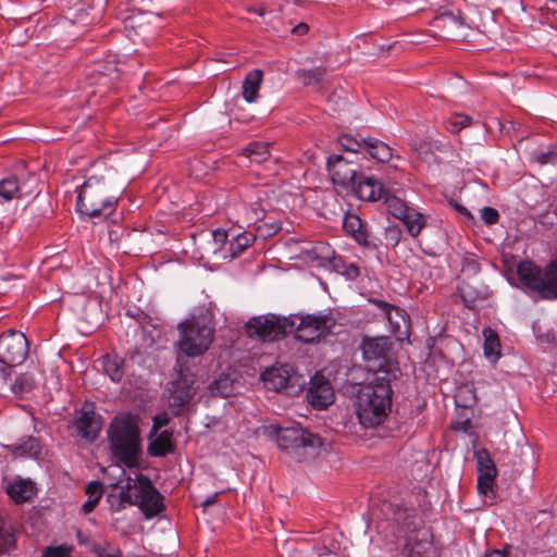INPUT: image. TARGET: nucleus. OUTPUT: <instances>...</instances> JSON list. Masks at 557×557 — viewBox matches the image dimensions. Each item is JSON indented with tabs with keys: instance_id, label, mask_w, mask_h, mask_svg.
Here are the masks:
<instances>
[{
	"instance_id": "nucleus-57",
	"label": "nucleus",
	"mask_w": 557,
	"mask_h": 557,
	"mask_svg": "<svg viewBox=\"0 0 557 557\" xmlns=\"http://www.w3.org/2000/svg\"><path fill=\"white\" fill-rule=\"evenodd\" d=\"M290 557H317L313 552L295 548Z\"/></svg>"
},
{
	"instance_id": "nucleus-4",
	"label": "nucleus",
	"mask_w": 557,
	"mask_h": 557,
	"mask_svg": "<svg viewBox=\"0 0 557 557\" xmlns=\"http://www.w3.org/2000/svg\"><path fill=\"white\" fill-rule=\"evenodd\" d=\"M277 445L295 460L306 461L320 454L324 442L309 430L293 425L278 429Z\"/></svg>"
},
{
	"instance_id": "nucleus-46",
	"label": "nucleus",
	"mask_w": 557,
	"mask_h": 557,
	"mask_svg": "<svg viewBox=\"0 0 557 557\" xmlns=\"http://www.w3.org/2000/svg\"><path fill=\"white\" fill-rule=\"evenodd\" d=\"M124 34L132 41H135L138 37V27L134 16H127L124 20Z\"/></svg>"
},
{
	"instance_id": "nucleus-38",
	"label": "nucleus",
	"mask_w": 557,
	"mask_h": 557,
	"mask_svg": "<svg viewBox=\"0 0 557 557\" xmlns=\"http://www.w3.org/2000/svg\"><path fill=\"white\" fill-rule=\"evenodd\" d=\"M472 123V117L466 114H454L445 123L448 132L456 134Z\"/></svg>"
},
{
	"instance_id": "nucleus-26",
	"label": "nucleus",
	"mask_w": 557,
	"mask_h": 557,
	"mask_svg": "<svg viewBox=\"0 0 557 557\" xmlns=\"http://www.w3.org/2000/svg\"><path fill=\"white\" fill-rule=\"evenodd\" d=\"M366 151L380 162H387L393 157L392 148L385 143L375 138H363Z\"/></svg>"
},
{
	"instance_id": "nucleus-37",
	"label": "nucleus",
	"mask_w": 557,
	"mask_h": 557,
	"mask_svg": "<svg viewBox=\"0 0 557 557\" xmlns=\"http://www.w3.org/2000/svg\"><path fill=\"white\" fill-rule=\"evenodd\" d=\"M244 222L248 225L256 224L264 218V209L259 202H252L249 206H244Z\"/></svg>"
},
{
	"instance_id": "nucleus-34",
	"label": "nucleus",
	"mask_w": 557,
	"mask_h": 557,
	"mask_svg": "<svg viewBox=\"0 0 557 557\" xmlns=\"http://www.w3.org/2000/svg\"><path fill=\"white\" fill-rule=\"evenodd\" d=\"M270 145L267 143L256 141L248 145L244 153L251 160L257 163H262L270 158L269 151Z\"/></svg>"
},
{
	"instance_id": "nucleus-18",
	"label": "nucleus",
	"mask_w": 557,
	"mask_h": 557,
	"mask_svg": "<svg viewBox=\"0 0 557 557\" xmlns=\"http://www.w3.org/2000/svg\"><path fill=\"white\" fill-rule=\"evenodd\" d=\"M334 394L330 382L324 377L314 376L307 389L308 401L318 409L326 408L333 403Z\"/></svg>"
},
{
	"instance_id": "nucleus-61",
	"label": "nucleus",
	"mask_w": 557,
	"mask_h": 557,
	"mask_svg": "<svg viewBox=\"0 0 557 557\" xmlns=\"http://www.w3.org/2000/svg\"><path fill=\"white\" fill-rule=\"evenodd\" d=\"M348 270H349V274H350V275H354V276H358V275H359V273H360L359 268H358L356 264H354V263H351V264L349 265V269H348Z\"/></svg>"
},
{
	"instance_id": "nucleus-60",
	"label": "nucleus",
	"mask_w": 557,
	"mask_h": 557,
	"mask_svg": "<svg viewBox=\"0 0 557 557\" xmlns=\"http://www.w3.org/2000/svg\"><path fill=\"white\" fill-rule=\"evenodd\" d=\"M455 208H456V210H457L458 212H460L461 214L467 215V216H471V214H470V212L468 211V209H467V208H465L463 206L456 203V205H455Z\"/></svg>"
},
{
	"instance_id": "nucleus-1",
	"label": "nucleus",
	"mask_w": 557,
	"mask_h": 557,
	"mask_svg": "<svg viewBox=\"0 0 557 557\" xmlns=\"http://www.w3.org/2000/svg\"><path fill=\"white\" fill-rule=\"evenodd\" d=\"M110 449L113 456L132 471L114 486L117 493L108 495L113 511L127 506L139 507V417L128 412L119 413L107 431Z\"/></svg>"
},
{
	"instance_id": "nucleus-59",
	"label": "nucleus",
	"mask_w": 557,
	"mask_h": 557,
	"mask_svg": "<svg viewBox=\"0 0 557 557\" xmlns=\"http://www.w3.org/2000/svg\"><path fill=\"white\" fill-rule=\"evenodd\" d=\"M484 557H507L506 550L493 549L484 555Z\"/></svg>"
},
{
	"instance_id": "nucleus-23",
	"label": "nucleus",
	"mask_w": 557,
	"mask_h": 557,
	"mask_svg": "<svg viewBox=\"0 0 557 557\" xmlns=\"http://www.w3.org/2000/svg\"><path fill=\"white\" fill-rule=\"evenodd\" d=\"M5 492L16 504H23L33 499L37 488L30 480L17 479L8 483Z\"/></svg>"
},
{
	"instance_id": "nucleus-41",
	"label": "nucleus",
	"mask_w": 557,
	"mask_h": 557,
	"mask_svg": "<svg viewBox=\"0 0 557 557\" xmlns=\"http://www.w3.org/2000/svg\"><path fill=\"white\" fill-rule=\"evenodd\" d=\"M488 335L486 332L485 334V341H484V354L486 357H497L499 355L498 348H499V341L498 337L493 334L491 331H488Z\"/></svg>"
},
{
	"instance_id": "nucleus-56",
	"label": "nucleus",
	"mask_w": 557,
	"mask_h": 557,
	"mask_svg": "<svg viewBox=\"0 0 557 557\" xmlns=\"http://www.w3.org/2000/svg\"><path fill=\"white\" fill-rule=\"evenodd\" d=\"M309 30V26L306 24V23H299L298 25H296L292 33L295 34V35H298V36H302L305 34H307Z\"/></svg>"
},
{
	"instance_id": "nucleus-30",
	"label": "nucleus",
	"mask_w": 557,
	"mask_h": 557,
	"mask_svg": "<svg viewBox=\"0 0 557 557\" xmlns=\"http://www.w3.org/2000/svg\"><path fill=\"white\" fill-rule=\"evenodd\" d=\"M256 240V235L251 232H243L232 237L230 240V258L238 257Z\"/></svg>"
},
{
	"instance_id": "nucleus-17",
	"label": "nucleus",
	"mask_w": 557,
	"mask_h": 557,
	"mask_svg": "<svg viewBox=\"0 0 557 557\" xmlns=\"http://www.w3.org/2000/svg\"><path fill=\"white\" fill-rule=\"evenodd\" d=\"M164 496L156 488L149 478L141 474V513L146 519L161 517L165 511Z\"/></svg>"
},
{
	"instance_id": "nucleus-13",
	"label": "nucleus",
	"mask_w": 557,
	"mask_h": 557,
	"mask_svg": "<svg viewBox=\"0 0 557 557\" xmlns=\"http://www.w3.org/2000/svg\"><path fill=\"white\" fill-rule=\"evenodd\" d=\"M137 355V348L127 351L124 358L115 354L106 355L101 358L102 369L113 382H120L124 376L134 375V363Z\"/></svg>"
},
{
	"instance_id": "nucleus-58",
	"label": "nucleus",
	"mask_w": 557,
	"mask_h": 557,
	"mask_svg": "<svg viewBox=\"0 0 557 557\" xmlns=\"http://www.w3.org/2000/svg\"><path fill=\"white\" fill-rule=\"evenodd\" d=\"M218 496H219V493H214L213 495L208 496L202 502L201 506L205 507V508L212 506L213 504L216 503Z\"/></svg>"
},
{
	"instance_id": "nucleus-7",
	"label": "nucleus",
	"mask_w": 557,
	"mask_h": 557,
	"mask_svg": "<svg viewBox=\"0 0 557 557\" xmlns=\"http://www.w3.org/2000/svg\"><path fill=\"white\" fill-rule=\"evenodd\" d=\"M181 338L180 349L188 357L202 355L210 347L214 330L205 321L190 319L178 325Z\"/></svg>"
},
{
	"instance_id": "nucleus-39",
	"label": "nucleus",
	"mask_w": 557,
	"mask_h": 557,
	"mask_svg": "<svg viewBox=\"0 0 557 557\" xmlns=\"http://www.w3.org/2000/svg\"><path fill=\"white\" fill-rule=\"evenodd\" d=\"M458 289L465 306L470 309L474 308L475 301L480 297V293L468 283H462Z\"/></svg>"
},
{
	"instance_id": "nucleus-62",
	"label": "nucleus",
	"mask_w": 557,
	"mask_h": 557,
	"mask_svg": "<svg viewBox=\"0 0 557 557\" xmlns=\"http://www.w3.org/2000/svg\"><path fill=\"white\" fill-rule=\"evenodd\" d=\"M10 277L17 278V277H20V275L18 274H13V273H8L7 275L2 276L3 280H8Z\"/></svg>"
},
{
	"instance_id": "nucleus-36",
	"label": "nucleus",
	"mask_w": 557,
	"mask_h": 557,
	"mask_svg": "<svg viewBox=\"0 0 557 557\" xmlns=\"http://www.w3.org/2000/svg\"><path fill=\"white\" fill-rule=\"evenodd\" d=\"M476 469L478 474L497 475V470L494 461L490 457L486 449L479 450L476 454Z\"/></svg>"
},
{
	"instance_id": "nucleus-8",
	"label": "nucleus",
	"mask_w": 557,
	"mask_h": 557,
	"mask_svg": "<svg viewBox=\"0 0 557 557\" xmlns=\"http://www.w3.org/2000/svg\"><path fill=\"white\" fill-rule=\"evenodd\" d=\"M295 319L265 314L250 318L246 325L249 337H257L263 342H272L284 337L287 333H294Z\"/></svg>"
},
{
	"instance_id": "nucleus-53",
	"label": "nucleus",
	"mask_w": 557,
	"mask_h": 557,
	"mask_svg": "<svg viewBox=\"0 0 557 557\" xmlns=\"http://www.w3.org/2000/svg\"><path fill=\"white\" fill-rule=\"evenodd\" d=\"M98 503L96 498L87 499L82 506V512L85 515L92 512Z\"/></svg>"
},
{
	"instance_id": "nucleus-15",
	"label": "nucleus",
	"mask_w": 557,
	"mask_h": 557,
	"mask_svg": "<svg viewBox=\"0 0 557 557\" xmlns=\"http://www.w3.org/2000/svg\"><path fill=\"white\" fill-rule=\"evenodd\" d=\"M77 435L92 443L99 436L102 426V417L94 409L92 404H85L74 420Z\"/></svg>"
},
{
	"instance_id": "nucleus-20",
	"label": "nucleus",
	"mask_w": 557,
	"mask_h": 557,
	"mask_svg": "<svg viewBox=\"0 0 557 557\" xmlns=\"http://www.w3.org/2000/svg\"><path fill=\"white\" fill-rule=\"evenodd\" d=\"M173 432L163 430L161 432H149L147 453L151 457H164L172 453L174 445L172 442Z\"/></svg>"
},
{
	"instance_id": "nucleus-44",
	"label": "nucleus",
	"mask_w": 557,
	"mask_h": 557,
	"mask_svg": "<svg viewBox=\"0 0 557 557\" xmlns=\"http://www.w3.org/2000/svg\"><path fill=\"white\" fill-rule=\"evenodd\" d=\"M92 552L98 557H122L120 549H117L109 544H107V545L95 544L92 546Z\"/></svg>"
},
{
	"instance_id": "nucleus-10",
	"label": "nucleus",
	"mask_w": 557,
	"mask_h": 557,
	"mask_svg": "<svg viewBox=\"0 0 557 557\" xmlns=\"http://www.w3.org/2000/svg\"><path fill=\"white\" fill-rule=\"evenodd\" d=\"M295 336L304 343H312L331 333L336 320L331 313L306 314L296 317Z\"/></svg>"
},
{
	"instance_id": "nucleus-2",
	"label": "nucleus",
	"mask_w": 557,
	"mask_h": 557,
	"mask_svg": "<svg viewBox=\"0 0 557 557\" xmlns=\"http://www.w3.org/2000/svg\"><path fill=\"white\" fill-rule=\"evenodd\" d=\"M396 379L393 371H375L367 375L360 384L356 401V414L363 428L382 424L392 410V381Z\"/></svg>"
},
{
	"instance_id": "nucleus-5",
	"label": "nucleus",
	"mask_w": 557,
	"mask_h": 557,
	"mask_svg": "<svg viewBox=\"0 0 557 557\" xmlns=\"http://www.w3.org/2000/svg\"><path fill=\"white\" fill-rule=\"evenodd\" d=\"M517 273L522 285L537 292L543 298H557V261L544 271L531 261H523L519 263Z\"/></svg>"
},
{
	"instance_id": "nucleus-6",
	"label": "nucleus",
	"mask_w": 557,
	"mask_h": 557,
	"mask_svg": "<svg viewBox=\"0 0 557 557\" xmlns=\"http://www.w3.org/2000/svg\"><path fill=\"white\" fill-rule=\"evenodd\" d=\"M28 356V342L24 333L9 330L0 335V379L7 383L12 368L22 364Z\"/></svg>"
},
{
	"instance_id": "nucleus-3",
	"label": "nucleus",
	"mask_w": 557,
	"mask_h": 557,
	"mask_svg": "<svg viewBox=\"0 0 557 557\" xmlns=\"http://www.w3.org/2000/svg\"><path fill=\"white\" fill-rule=\"evenodd\" d=\"M117 199L109 194V188L95 177L84 182L76 200L81 214L94 219H107L115 211Z\"/></svg>"
},
{
	"instance_id": "nucleus-42",
	"label": "nucleus",
	"mask_w": 557,
	"mask_h": 557,
	"mask_svg": "<svg viewBox=\"0 0 557 557\" xmlns=\"http://www.w3.org/2000/svg\"><path fill=\"white\" fill-rule=\"evenodd\" d=\"M339 145L345 151L358 153L361 149H364L363 139L357 140L351 136L345 135L339 138Z\"/></svg>"
},
{
	"instance_id": "nucleus-52",
	"label": "nucleus",
	"mask_w": 557,
	"mask_h": 557,
	"mask_svg": "<svg viewBox=\"0 0 557 557\" xmlns=\"http://www.w3.org/2000/svg\"><path fill=\"white\" fill-rule=\"evenodd\" d=\"M539 162L541 163H552L557 160V151L556 149H550L547 152H542L537 157Z\"/></svg>"
},
{
	"instance_id": "nucleus-63",
	"label": "nucleus",
	"mask_w": 557,
	"mask_h": 557,
	"mask_svg": "<svg viewBox=\"0 0 557 557\" xmlns=\"http://www.w3.org/2000/svg\"><path fill=\"white\" fill-rule=\"evenodd\" d=\"M317 557H336V555L332 554V553H327L325 555H319Z\"/></svg>"
},
{
	"instance_id": "nucleus-54",
	"label": "nucleus",
	"mask_w": 557,
	"mask_h": 557,
	"mask_svg": "<svg viewBox=\"0 0 557 557\" xmlns=\"http://www.w3.org/2000/svg\"><path fill=\"white\" fill-rule=\"evenodd\" d=\"M466 269L476 274L480 271V264L474 259H466L463 261V270Z\"/></svg>"
},
{
	"instance_id": "nucleus-48",
	"label": "nucleus",
	"mask_w": 557,
	"mask_h": 557,
	"mask_svg": "<svg viewBox=\"0 0 557 557\" xmlns=\"http://www.w3.org/2000/svg\"><path fill=\"white\" fill-rule=\"evenodd\" d=\"M481 219L487 224L493 225L498 222V211L492 207H484L481 209Z\"/></svg>"
},
{
	"instance_id": "nucleus-47",
	"label": "nucleus",
	"mask_w": 557,
	"mask_h": 557,
	"mask_svg": "<svg viewBox=\"0 0 557 557\" xmlns=\"http://www.w3.org/2000/svg\"><path fill=\"white\" fill-rule=\"evenodd\" d=\"M85 493L88 496V499L96 498L97 500H100L103 493V486L99 481H91L87 484Z\"/></svg>"
},
{
	"instance_id": "nucleus-49",
	"label": "nucleus",
	"mask_w": 557,
	"mask_h": 557,
	"mask_svg": "<svg viewBox=\"0 0 557 557\" xmlns=\"http://www.w3.org/2000/svg\"><path fill=\"white\" fill-rule=\"evenodd\" d=\"M170 422V417L166 412L158 413L152 419V428L150 432H161V429L166 426Z\"/></svg>"
},
{
	"instance_id": "nucleus-14",
	"label": "nucleus",
	"mask_w": 557,
	"mask_h": 557,
	"mask_svg": "<svg viewBox=\"0 0 557 557\" xmlns=\"http://www.w3.org/2000/svg\"><path fill=\"white\" fill-rule=\"evenodd\" d=\"M327 170L334 184L344 187H352L359 165L352 160H347L343 156L335 154L327 159Z\"/></svg>"
},
{
	"instance_id": "nucleus-51",
	"label": "nucleus",
	"mask_w": 557,
	"mask_h": 557,
	"mask_svg": "<svg viewBox=\"0 0 557 557\" xmlns=\"http://www.w3.org/2000/svg\"><path fill=\"white\" fill-rule=\"evenodd\" d=\"M256 230L260 232L263 237H265L277 233L281 230V226L277 223H264L263 225H258Z\"/></svg>"
},
{
	"instance_id": "nucleus-12",
	"label": "nucleus",
	"mask_w": 557,
	"mask_h": 557,
	"mask_svg": "<svg viewBox=\"0 0 557 557\" xmlns=\"http://www.w3.org/2000/svg\"><path fill=\"white\" fill-rule=\"evenodd\" d=\"M264 385L275 392H285L288 395L295 394L301 389L305 381L293 372L288 364L273 367L262 373Z\"/></svg>"
},
{
	"instance_id": "nucleus-40",
	"label": "nucleus",
	"mask_w": 557,
	"mask_h": 557,
	"mask_svg": "<svg viewBox=\"0 0 557 557\" xmlns=\"http://www.w3.org/2000/svg\"><path fill=\"white\" fill-rule=\"evenodd\" d=\"M435 26L441 28H451L462 26V20L460 16H456L453 13H444L435 18Z\"/></svg>"
},
{
	"instance_id": "nucleus-25",
	"label": "nucleus",
	"mask_w": 557,
	"mask_h": 557,
	"mask_svg": "<svg viewBox=\"0 0 557 557\" xmlns=\"http://www.w3.org/2000/svg\"><path fill=\"white\" fill-rule=\"evenodd\" d=\"M373 304L385 314L394 332H399L401 324L406 325L404 310L379 299L373 300Z\"/></svg>"
},
{
	"instance_id": "nucleus-35",
	"label": "nucleus",
	"mask_w": 557,
	"mask_h": 557,
	"mask_svg": "<svg viewBox=\"0 0 557 557\" xmlns=\"http://www.w3.org/2000/svg\"><path fill=\"white\" fill-rule=\"evenodd\" d=\"M382 201L386 205L388 212L395 218L399 219L407 212L409 207L399 197L393 195L392 190L387 188V195H384Z\"/></svg>"
},
{
	"instance_id": "nucleus-21",
	"label": "nucleus",
	"mask_w": 557,
	"mask_h": 557,
	"mask_svg": "<svg viewBox=\"0 0 557 557\" xmlns=\"http://www.w3.org/2000/svg\"><path fill=\"white\" fill-rule=\"evenodd\" d=\"M163 334L162 322L157 317H150L141 312V346L151 347L158 344Z\"/></svg>"
},
{
	"instance_id": "nucleus-24",
	"label": "nucleus",
	"mask_w": 557,
	"mask_h": 557,
	"mask_svg": "<svg viewBox=\"0 0 557 557\" xmlns=\"http://www.w3.org/2000/svg\"><path fill=\"white\" fill-rule=\"evenodd\" d=\"M263 78V72L261 70H252L250 71L244 82H243V98L252 103L258 98V91L260 89L261 83Z\"/></svg>"
},
{
	"instance_id": "nucleus-45",
	"label": "nucleus",
	"mask_w": 557,
	"mask_h": 557,
	"mask_svg": "<svg viewBox=\"0 0 557 557\" xmlns=\"http://www.w3.org/2000/svg\"><path fill=\"white\" fill-rule=\"evenodd\" d=\"M496 475L478 474V490L481 494H487L495 482Z\"/></svg>"
},
{
	"instance_id": "nucleus-32",
	"label": "nucleus",
	"mask_w": 557,
	"mask_h": 557,
	"mask_svg": "<svg viewBox=\"0 0 557 557\" xmlns=\"http://www.w3.org/2000/svg\"><path fill=\"white\" fill-rule=\"evenodd\" d=\"M15 542L11 523L0 515V555L8 554L15 546Z\"/></svg>"
},
{
	"instance_id": "nucleus-50",
	"label": "nucleus",
	"mask_w": 557,
	"mask_h": 557,
	"mask_svg": "<svg viewBox=\"0 0 557 557\" xmlns=\"http://www.w3.org/2000/svg\"><path fill=\"white\" fill-rule=\"evenodd\" d=\"M401 232L398 226H388L385 230V238L393 245H398Z\"/></svg>"
},
{
	"instance_id": "nucleus-22",
	"label": "nucleus",
	"mask_w": 557,
	"mask_h": 557,
	"mask_svg": "<svg viewBox=\"0 0 557 557\" xmlns=\"http://www.w3.org/2000/svg\"><path fill=\"white\" fill-rule=\"evenodd\" d=\"M344 230L350 234L360 245L367 248H375L376 245L369 239L368 231L357 214L347 213L343 221Z\"/></svg>"
},
{
	"instance_id": "nucleus-55",
	"label": "nucleus",
	"mask_w": 557,
	"mask_h": 557,
	"mask_svg": "<svg viewBox=\"0 0 557 557\" xmlns=\"http://www.w3.org/2000/svg\"><path fill=\"white\" fill-rule=\"evenodd\" d=\"M228 238V233L223 230H216L213 232V239L216 244H225Z\"/></svg>"
},
{
	"instance_id": "nucleus-11",
	"label": "nucleus",
	"mask_w": 557,
	"mask_h": 557,
	"mask_svg": "<svg viewBox=\"0 0 557 557\" xmlns=\"http://www.w3.org/2000/svg\"><path fill=\"white\" fill-rule=\"evenodd\" d=\"M196 392L194 374L180 366L177 377L169 386V404L175 416L182 414L189 407Z\"/></svg>"
},
{
	"instance_id": "nucleus-28",
	"label": "nucleus",
	"mask_w": 557,
	"mask_h": 557,
	"mask_svg": "<svg viewBox=\"0 0 557 557\" xmlns=\"http://www.w3.org/2000/svg\"><path fill=\"white\" fill-rule=\"evenodd\" d=\"M38 384V379L34 372L20 374L11 385L13 394L23 396L30 393Z\"/></svg>"
},
{
	"instance_id": "nucleus-19",
	"label": "nucleus",
	"mask_w": 557,
	"mask_h": 557,
	"mask_svg": "<svg viewBox=\"0 0 557 557\" xmlns=\"http://www.w3.org/2000/svg\"><path fill=\"white\" fill-rule=\"evenodd\" d=\"M355 194L361 200L382 201L384 195H387V188L374 177H366L357 185L352 186Z\"/></svg>"
},
{
	"instance_id": "nucleus-31",
	"label": "nucleus",
	"mask_w": 557,
	"mask_h": 557,
	"mask_svg": "<svg viewBox=\"0 0 557 557\" xmlns=\"http://www.w3.org/2000/svg\"><path fill=\"white\" fill-rule=\"evenodd\" d=\"M399 220L404 222L409 234L413 237L418 236L425 225L423 215L412 208H409L407 212L399 218Z\"/></svg>"
},
{
	"instance_id": "nucleus-43",
	"label": "nucleus",
	"mask_w": 557,
	"mask_h": 557,
	"mask_svg": "<svg viewBox=\"0 0 557 557\" xmlns=\"http://www.w3.org/2000/svg\"><path fill=\"white\" fill-rule=\"evenodd\" d=\"M73 550V546L70 545H59V546H49L44 552L41 557H70Z\"/></svg>"
},
{
	"instance_id": "nucleus-64",
	"label": "nucleus",
	"mask_w": 557,
	"mask_h": 557,
	"mask_svg": "<svg viewBox=\"0 0 557 557\" xmlns=\"http://www.w3.org/2000/svg\"><path fill=\"white\" fill-rule=\"evenodd\" d=\"M453 36V33L448 32L443 35L444 38L449 39Z\"/></svg>"
},
{
	"instance_id": "nucleus-33",
	"label": "nucleus",
	"mask_w": 557,
	"mask_h": 557,
	"mask_svg": "<svg viewBox=\"0 0 557 557\" xmlns=\"http://www.w3.org/2000/svg\"><path fill=\"white\" fill-rule=\"evenodd\" d=\"M326 73V67L318 66L311 70H300L298 71L297 76L305 86L318 89Z\"/></svg>"
},
{
	"instance_id": "nucleus-16",
	"label": "nucleus",
	"mask_w": 557,
	"mask_h": 557,
	"mask_svg": "<svg viewBox=\"0 0 557 557\" xmlns=\"http://www.w3.org/2000/svg\"><path fill=\"white\" fill-rule=\"evenodd\" d=\"M120 79V73L116 65L112 62L100 63L88 74L90 86L96 89L91 95L102 97L111 90Z\"/></svg>"
},
{
	"instance_id": "nucleus-27",
	"label": "nucleus",
	"mask_w": 557,
	"mask_h": 557,
	"mask_svg": "<svg viewBox=\"0 0 557 557\" xmlns=\"http://www.w3.org/2000/svg\"><path fill=\"white\" fill-rule=\"evenodd\" d=\"M10 449L21 457L37 458L41 454L40 441L34 436H28L22 443L13 444Z\"/></svg>"
},
{
	"instance_id": "nucleus-9",
	"label": "nucleus",
	"mask_w": 557,
	"mask_h": 557,
	"mask_svg": "<svg viewBox=\"0 0 557 557\" xmlns=\"http://www.w3.org/2000/svg\"><path fill=\"white\" fill-rule=\"evenodd\" d=\"M360 349L362 351L363 360L367 363L368 371L374 373L375 371H393L391 369V352L393 343L387 336L362 338Z\"/></svg>"
},
{
	"instance_id": "nucleus-29",
	"label": "nucleus",
	"mask_w": 557,
	"mask_h": 557,
	"mask_svg": "<svg viewBox=\"0 0 557 557\" xmlns=\"http://www.w3.org/2000/svg\"><path fill=\"white\" fill-rule=\"evenodd\" d=\"M21 185L16 176H9L0 181V202L11 201L21 198Z\"/></svg>"
}]
</instances>
